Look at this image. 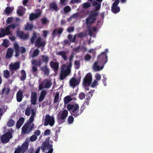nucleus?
<instances>
[{"label":"nucleus","instance_id":"obj_1","mask_svg":"<svg viewBox=\"0 0 153 153\" xmlns=\"http://www.w3.org/2000/svg\"><path fill=\"white\" fill-rule=\"evenodd\" d=\"M37 37V33L35 32H33L30 39L31 43L33 44L34 43L35 46L38 48L40 47H45L46 45V42L45 41H42V39L41 37H39L35 42V40Z\"/></svg>","mask_w":153,"mask_h":153},{"label":"nucleus","instance_id":"obj_2","mask_svg":"<svg viewBox=\"0 0 153 153\" xmlns=\"http://www.w3.org/2000/svg\"><path fill=\"white\" fill-rule=\"evenodd\" d=\"M71 68L67 66L66 65H63L61 68L60 75V79L62 80L64 79L71 73Z\"/></svg>","mask_w":153,"mask_h":153},{"label":"nucleus","instance_id":"obj_3","mask_svg":"<svg viewBox=\"0 0 153 153\" xmlns=\"http://www.w3.org/2000/svg\"><path fill=\"white\" fill-rule=\"evenodd\" d=\"M79 108V105L77 104H68L67 106L68 110L70 112L71 115L74 116V117H76L78 116Z\"/></svg>","mask_w":153,"mask_h":153},{"label":"nucleus","instance_id":"obj_4","mask_svg":"<svg viewBox=\"0 0 153 153\" xmlns=\"http://www.w3.org/2000/svg\"><path fill=\"white\" fill-rule=\"evenodd\" d=\"M29 145V142L28 140H26L23 143L21 146H18L16 148L14 153H24L27 150Z\"/></svg>","mask_w":153,"mask_h":153},{"label":"nucleus","instance_id":"obj_5","mask_svg":"<svg viewBox=\"0 0 153 153\" xmlns=\"http://www.w3.org/2000/svg\"><path fill=\"white\" fill-rule=\"evenodd\" d=\"M34 124L30 122L25 123L22 128L21 133L22 134H26L29 133L33 128Z\"/></svg>","mask_w":153,"mask_h":153},{"label":"nucleus","instance_id":"obj_6","mask_svg":"<svg viewBox=\"0 0 153 153\" xmlns=\"http://www.w3.org/2000/svg\"><path fill=\"white\" fill-rule=\"evenodd\" d=\"M98 13L97 11H94L91 13L88 17L86 19V23L87 25H91L94 23L96 20Z\"/></svg>","mask_w":153,"mask_h":153},{"label":"nucleus","instance_id":"obj_7","mask_svg":"<svg viewBox=\"0 0 153 153\" xmlns=\"http://www.w3.org/2000/svg\"><path fill=\"white\" fill-rule=\"evenodd\" d=\"M13 48L15 51V56L16 57L19 55L20 53H23L26 51V49L24 47H20L17 43H15L13 44Z\"/></svg>","mask_w":153,"mask_h":153},{"label":"nucleus","instance_id":"obj_8","mask_svg":"<svg viewBox=\"0 0 153 153\" xmlns=\"http://www.w3.org/2000/svg\"><path fill=\"white\" fill-rule=\"evenodd\" d=\"M99 63L104 65L108 61V56L106 52H103L97 57V61Z\"/></svg>","mask_w":153,"mask_h":153},{"label":"nucleus","instance_id":"obj_9","mask_svg":"<svg viewBox=\"0 0 153 153\" xmlns=\"http://www.w3.org/2000/svg\"><path fill=\"white\" fill-rule=\"evenodd\" d=\"M68 112L67 110H64L62 111L59 117H58L57 121L59 124H61L65 121L68 116Z\"/></svg>","mask_w":153,"mask_h":153},{"label":"nucleus","instance_id":"obj_10","mask_svg":"<svg viewBox=\"0 0 153 153\" xmlns=\"http://www.w3.org/2000/svg\"><path fill=\"white\" fill-rule=\"evenodd\" d=\"M92 77L91 73L87 74L83 81V85L84 86L86 87L89 86L92 81Z\"/></svg>","mask_w":153,"mask_h":153},{"label":"nucleus","instance_id":"obj_11","mask_svg":"<svg viewBox=\"0 0 153 153\" xmlns=\"http://www.w3.org/2000/svg\"><path fill=\"white\" fill-rule=\"evenodd\" d=\"M51 85L52 83L50 80L45 79L41 83L39 84V90H41L43 88H49Z\"/></svg>","mask_w":153,"mask_h":153},{"label":"nucleus","instance_id":"obj_12","mask_svg":"<svg viewBox=\"0 0 153 153\" xmlns=\"http://www.w3.org/2000/svg\"><path fill=\"white\" fill-rule=\"evenodd\" d=\"M54 123V117L53 116L51 117L49 114L46 115L44 123L45 126H46L49 124L51 126H53Z\"/></svg>","mask_w":153,"mask_h":153},{"label":"nucleus","instance_id":"obj_13","mask_svg":"<svg viewBox=\"0 0 153 153\" xmlns=\"http://www.w3.org/2000/svg\"><path fill=\"white\" fill-rule=\"evenodd\" d=\"M12 135L11 133L7 132L3 135L1 138V142L4 143H6L9 142L10 139L12 137Z\"/></svg>","mask_w":153,"mask_h":153},{"label":"nucleus","instance_id":"obj_14","mask_svg":"<svg viewBox=\"0 0 153 153\" xmlns=\"http://www.w3.org/2000/svg\"><path fill=\"white\" fill-rule=\"evenodd\" d=\"M81 79L80 76H78L76 79L75 77H72L70 81V85L73 87H75L76 85L79 84L80 82Z\"/></svg>","mask_w":153,"mask_h":153},{"label":"nucleus","instance_id":"obj_15","mask_svg":"<svg viewBox=\"0 0 153 153\" xmlns=\"http://www.w3.org/2000/svg\"><path fill=\"white\" fill-rule=\"evenodd\" d=\"M17 35L18 36L24 40H27L29 36L28 33H25L23 31H17Z\"/></svg>","mask_w":153,"mask_h":153},{"label":"nucleus","instance_id":"obj_16","mask_svg":"<svg viewBox=\"0 0 153 153\" xmlns=\"http://www.w3.org/2000/svg\"><path fill=\"white\" fill-rule=\"evenodd\" d=\"M42 12L40 9H39L36 10V13H31L29 16V19L30 21H32L33 20L41 16Z\"/></svg>","mask_w":153,"mask_h":153},{"label":"nucleus","instance_id":"obj_17","mask_svg":"<svg viewBox=\"0 0 153 153\" xmlns=\"http://www.w3.org/2000/svg\"><path fill=\"white\" fill-rule=\"evenodd\" d=\"M50 67L55 72H57L59 67V63L58 62H54L52 61H51L50 62Z\"/></svg>","mask_w":153,"mask_h":153},{"label":"nucleus","instance_id":"obj_18","mask_svg":"<svg viewBox=\"0 0 153 153\" xmlns=\"http://www.w3.org/2000/svg\"><path fill=\"white\" fill-rule=\"evenodd\" d=\"M37 94L36 92L32 91L31 93V102L33 105H35L37 101Z\"/></svg>","mask_w":153,"mask_h":153},{"label":"nucleus","instance_id":"obj_19","mask_svg":"<svg viewBox=\"0 0 153 153\" xmlns=\"http://www.w3.org/2000/svg\"><path fill=\"white\" fill-rule=\"evenodd\" d=\"M40 70L43 72L45 75L48 76L50 74V69L48 67L47 65L41 67Z\"/></svg>","mask_w":153,"mask_h":153},{"label":"nucleus","instance_id":"obj_20","mask_svg":"<svg viewBox=\"0 0 153 153\" xmlns=\"http://www.w3.org/2000/svg\"><path fill=\"white\" fill-rule=\"evenodd\" d=\"M49 10H53L57 11L58 10V8L57 3L55 1H53L50 3L49 4Z\"/></svg>","mask_w":153,"mask_h":153},{"label":"nucleus","instance_id":"obj_21","mask_svg":"<svg viewBox=\"0 0 153 153\" xmlns=\"http://www.w3.org/2000/svg\"><path fill=\"white\" fill-rule=\"evenodd\" d=\"M10 69L12 71H16L20 68V65L19 62H16L13 64H10L9 65Z\"/></svg>","mask_w":153,"mask_h":153},{"label":"nucleus","instance_id":"obj_22","mask_svg":"<svg viewBox=\"0 0 153 153\" xmlns=\"http://www.w3.org/2000/svg\"><path fill=\"white\" fill-rule=\"evenodd\" d=\"M98 61H96L94 63L93 66V69L95 71H97L102 70L104 67V65L100 66L98 65Z\"/></svg>","mask_w":153,"mask_h":153},{"label":"nucleus","instance_id":"obj_23","mask_svg":"<svg viewBox=\"0 0 153 153\" xmlns=\"http://www.w3.org/2000/svg\"><path fill=\"white\" fill-rule=\"evenodd\" d=\"M17 24H13L7 26L5 29L6 31L7 32V34L10 35V28H12L14 29L17 26Z\"/></svg>","mask_w":153,"mask_h":153},{"label":"nucleus","instance_id":"obj_24","mask_svg":"<svg viewBox=\"0 0 153 153\" xmlns=\"http://www.w3.org/2000/svg\"><path fill=\"white\" fill-rule=\"evenodd\" d=\"M63 31V29L62 28H60L58 29H54L52 32V36L53 37H55L59 34L60 35Z\"/></svg>","mask_w":153,"mask_h":153},{"label":"nucleus","instance_id":"obj_25","mask_svg":"<svg viewBox=\"0 0 153 153\" xmlns=\"http://www.w3.org/2000/svg\"><path fill=\"white\" fill-rule=\"evenodd\" d=\"M50 138H47L46 139L45 141L44 142L42 145H43L45 147H46L48 149H49V148H52L53 147V145L51 144H50V143L49 142Z\"/></svg>","mask_w":153,"mask_h":153},{"label":"nucleus","instance_id":"obj_26","mask_svg":"<svg viewBox=\"0 0 153 153\" xmlns=\"http://www.w3.org/2000/svg\"><path fill=\"white\" fill-rule=\"evenodd\" d=\"M22 91L19 90L16 94V98L17 101L19 102L22 101L23 96Z\"/></svg>","mask_w":153,"mask_h":153},{"label":"nucleus","instance_id":"obj_27","mask_svg":"<svg viewBox=\"0 0 153 153\" xmlns=\"http://www.w3.org/2000/svg\"><path fill=\"white\" fill-rule=\"evenodd\" d=\"M13 53V48H8L6 54V58H9L11 57Z\"/></svg>","mask_w":153,"mask_h":153},{"label":"nucleus","instance_id":"obj_28","mask_svg":"<svg viewBox=\"0 0 153 153\" xmlns=\"http://www.w3.org/2000/svg\"><path fill=\"white\" fill-rule=\"evenodd\" d=\"M25 121V119L23 117L20 118L16 124V127L18 129L23 124Z\"/></svg>","mask_w":153,"mask_h":153},{"label":"nucleus","instance_id":"obj_29","mask_svg":"<svg viewBox=\"0 0 153 153\" xmlns=\"http://www.w3.org/2000/svg\"><path fill=\"white\" fill-rule=\"evenodd\" d=\"M58 54L61 56L63 59L66 61L67 59L66 52L64 51H61L58 52Z\"/></svg>","mask_w":153,"mask_h":153},{"label":"nucleus","instance_id":"obj_30","mask_svg":"<svg viewBox=\"0 0 153 153\" xmlns=\"http://www.w3.org/2000/svg\"><path fill=\"white\" fill-rule=\"evenodd\" d=\"M77 36V34H75L73 39H72L73 36L71 34H69L68 36V38L70 41L72 43L76 42V37Z\"/></svg>","mask_w":153,"mask_h":153},{"label":"nucleus","instance_id":"obj_31","mask_svg":"<svg viewBox=\"0 0 153 153\" xmlns=\"http://www.w3.org/2000/svg\"><path fill=\"white\" fill-rule=\"evenodd\" d=\"M87 28L88 30L89 34L90 36L92 35L93 32H94L97 31V28L96 27H93L92 29H91V25L89 27H88Z\"/></svg>","mask_w":153,"mask_h":153},{"label":"nucleus","instance_id":"obj_32","mask_svg":"<svg viewBox=\"0 0 153 153\" xmlns=\"http://www.w3.org/2000/svg\"><path fill=\"white\" fill-rule=\"evenodd\" d=\"M41 57L42 58V62L45 63V65H47L48 62L49 57L46 55H42Z\"/></svg>","mask_w":153,"mask_h":153},{"label":"nucleus","instance_id":"obj_33","mask_svg":"<svg viewBox=\"0 0 153 153\" xmlns=\"http://www.w3.org/2000/svg\"><path fill=\"white\" fill-rule=\"evenodd\" d=\"M32 63L33 65L40 67L42 64V62L40 59L38 60H34L32 61Z\"/></svg>","mask_w":153,"mask_h":153},{"label":"nucleus","instance_id":"obj_34","mask_svg":"<svg viewBox=\"0 0 153 153\" xmlns=\"http://www.w3.org/2000/svg\"><path fill=\"white\" fill-rule=\"evenodd\" d=\"M93 6H95L96 10H98L100 8L101 2L99 3L97 1H94L93 2Z\"/></svg>","mask_w":153,"mask_h":153},{"label":"nucleus","instance_id":"obj_35","mask_svg":"<svg viewBox=\"0 0 153 153\" xmlns=\"http://www.w3.org/2000/svg\"><path fill=\"white\" fill-rule=\"evenodd\" d=\"M95 91L94 90H91L86 95V99L87 100H90L92 97L93 93H94Z\"/></svg>","mask_w":153,"mask_h":153},{"label":"nucleus","instance_id":"obj_36","mask_svg":"<svg viewBox=\"0 0 153 153\" xmlns=\"http://www.w3.org/2000/svg\"><path fill=\"white\" fill-rule=\"evenodd\" d=\"M10 88L8 87L7 89L5 87L3 88L1 92H0V94H3L4 93L6 95H8L10 93Z\"/></svg>","mask_w":153,"mask_h":153},{"label":"nucleus","instance_id":"obj_37","mask_svg":"<svg viewBox=\"0 0 153 153\" xmlns=\"http://www.w3.org/2000/svg\"><path fill=\"white\" fill-rule=\"evenodd\" d=\"M111 10L114 13H117L120 11V8L118 6H112Z\"/></svg>","mask_w":153,"mask_h":153},{"label":"nucleus","instance_id":"obj_38","mask_svg":"<svg viewBox=\"0 0 153 153\" xmlns=\"http://www.w3.org/2000/svg\"><path fill=\"white\" fill-rule=\"evenodd\" d=\"M21 74L22 76L20 78L21 81H23L25 80L26 77V74L25 71L24 70H22L21 71Z\"/></svg>","mask_w":153,"mask_h":153},{"label":"nucleus","instance_id":"obj_39","mask_svg":"<svg viewBox=\"0 0 153 153\" xmlns=\"http://www.w3.org/2000/svg\"><path fill=\"white\" fill-rule=\"evenodd\" d=\"M72 100V98L70 96H68L65 97L64 99V101L65 104H66L69 102L71 101Z\"/></svg>","mask_w":153,"mask_h":153},{"label":"nucleus","instance_id":"obj_40","mask_svg":"<svg viewBox=\"0 0 153 153\" xmlns=\"http://www.w3.org/2000/svg\"><path fill=\"white\" fill-rule=\"evenodd\" d=\"M1 33L0 32V37H4L6 35H8V34H7V32L6 31V30L4 28H1Z\"/></svg>","mask_w":153,"mask_h":153},{"label":"nucleus","instance_id":"obj_41","mask_svg":"<svg viewBox=\"0 0 153 153\" xmlns=\"http://www.w3.org/2000/svg\"><path fill=\"white\" fill-rule=\"evenodd\" d=\"M25 27L26 30H31L33 27V26L32 24H30L28 23L25 25Z\"/></svg>","mask_w":153,"mask_h":153},{"label":"nucleus","instance_id":"obj_42","mask_svg":"<svg viewBox=\"0 0 153 153\" xmlns=\"http://www.w3.org/2000/svg\"><path fill=\"white\" fill-rule=\"evenodd\" d=\"M74 54L73 53H72L71 54L70 57L69 58V63L68 65H66L67 66L69 67L70 68L71 67L72 65V62L73 60V58H74Z\"/></svg>","mask_w":153,"mask_h":153},{"label":"nucleus","instance_id":"obj_43","mask_svg":"<svg viewBox=\"0 0 153 153\" xmlns=\"http://www.w3.org/2000/svg\"><path fill=\"white\" fill-rule=\"evenodd\" d=\"M15 124V121L13 119L10 120L7 123V126L9 127H11L13 126Z\"/></svg>","mask_w":153,"mask_h":153},{"label":"nucleus","instance_id":"obj_44","mask_svg":"<svg viewBox=\"0 0 153 153\" xmlns=\"http://www.w3.org/2000/svg\"><path fill=\"white\" fill-rule=\"evenodd\" d=\"M40 51L38 48L35 49L33 52L32 56L33 57H37L39 54Z\"/></svg>","mask_w":153,"mask_h":153},{"label":"nucleus","instance_id":"obj_45","mask_svg":"<svg viewBox=\"0 0 153 153\" xmlns=\"http://www.w3.org/2000/svg\"><path fill=\"white\" fill-rule=\"evenodd\" d=\"M74 65L76 66L75 68L76 69H78L80 66V62L79 60H76L74 61Z\"/></svg>","mask_w":153,"mask_h":153},{"label":"nucleus","instance_id":"obj_46","mask_svg":"<svg viewBox=\"0 0 153 153\" xmlns=\"http://www.w3.org/2000/svg\"><path fill=\"white\" fill-rule=\"evenodd\" d=\"M4 76L6 78H8L10 76V73L9 71L8 70H4L3 71Z\"/></svg>","mask_w":153,"mask_h":153},{"label":"nucleus","instance_id":"obj_47","mask_svg":"<svg viewBox=\"0 0 153 153\" xmlns=\"http://www.w3.org/2000/svg\"><path fill=\"white\" fill-rule=\"evenodd\" d=\"M63 10L65 13H67L71 11V8L69 6H67L64 7Z\"/></svg>","mask_w":153,"mask_h":153},{"label":"nucleus","instance_id":"obj_48","mask_svg":"<svg viewBox=\"0 0 153 153\" xmlns=\"http://www.w3.org/2000/svg\"><path fill=\"white\" fill-rule=\"evenodd\" d=\"M74 121V118L72 116H70L68 118V124L72 123Z\"/></svg>","mask_w":153,"mask_h":153},{"label":"nucleus","instance_id":"obj_49","mask_svg":"<svg viewBox=\"0 0 153 153\" xmlns=\"http://www.w3.org/2000/svg\"><path fill=\"white\" fill-rule=\"evenodd\" d=\"M37 139V137L35 135H33L31 136L30 138V140L31 142L36 141Z\"/></svg>","mask_w":153,"mask_h":153},{"label":"nucleus","instance_id":"obj_50","mask_svg":"<svg viewBox=\"0 0 153 153\" xmlns=\"http://www.w3.org/2000/svg\"><path fill=\"white\" fill-rule=\"evenodd\" d=\"M85 108V106L83 105L81 106L80 111L79 110H78V116L81 114Z\"/></svg>","mask_w":153,"mask_h":153},{"label":"nucleus","instance_id":"obj_51","mask_svg":"<svg viewBox=\"0 0 153 153\" xmlns=\"http://www.w3.org/2000/svg\"><path fill=\"white\" fill-rule=\"evenodd\" d=\"M85 96V94L83 92L80 93L79 95V98L81 100L83 99Z\"/></svg>","mask_w":153,"mask_h":153},{"label":"nucleus","instance_id":"obj_52","mask_svg":"<svg viewBox=\"0 0 153 153\" xmlns=\"http://www.w3.org/2000/svg\"><path fill=\"white\" fill-rule=\"evenodd\" d=\"M59 94L58 93H56L55 95L54 100V103H57L59 100Z\"/></svg>","mask_w":153,"mask_h":153},{"label":"nucleus","instance_id":"obj_53","mask_svg":"<svg viewBox=\"0 0 153 153\" xmlns=\"http://www.w3.org/2000/svg\"><path fill=\"white\" fill-rule=\"evenodd\" d=\"M12 11L11 8L9 7H7L4 11L5 13L7 14H9Z\"/></svg>","mask_w":153,"mask_h":153},{"label":"nucleus","instance_id":"obj_54","mask_svg":"<svg viewBox=\"0 0 153 153\" xmlns=\"http://www.w3.org/2000/svg\"><path fill=\"white\" fill-rule=\"evenodd\" d=\"M17 13L18 15L20 16H22L23 15V11L22 9H17Z\"/></svg>","mask_w":153,"mask_h":153},{"label":"nucleus","instance_id":"obj_55","mask_svg":"<svg viewBox=\"0 0 153 153\" xmlns=\"http://www.w3.org/2000/svg\"><path fill=\"white\" fill-rule=\"evenodd\" d=\"M30 111L31 110H30V108L28 107L25 110V114L27 116H29L30 114Z\"/></svg>","mask_w":153,"mask_h":153},{"label":"nucleus","instance_id":"obj_56","mask_svg":"<svg viewBox=\"0 0 153 153\" xmlns=\"http://www.w3.org/2000/svg\"><path fill=\"white\" fill-rule=\"evenodd\" d=\"M47 94V92L45 90H43L41 91L40 95L45 97Z\"/></svg>","mask_w":153,"mask_h":153},{"label":"nucleus","instance_id":"obj_57","mask_svg":"<svg viewBox=\"0 0 153 153\" xmlns=\"http://www.w3.org/2000/svg\"><path fill=\"white\" fill-rule=\"evenodd\" d=\"M91 58V56L88 54H86L85 56V59L86 61H89Z\"/></svg>","mask_w":153,"mask_h":153},{"label":"nucleus","instance_id":"obj_58","mask_svg":"<svg viewBox=\"0 0 153 153\" xmlns=\"http://www.w3.org/2000/svg\"><path fill=\"white\" fill-rule=\"evenodd\" d=\"M74 30V27H68L67 29V31L69 33H70L73 32Z\"/></svg>","mask_w":153,"mask_h":153},{"label":"nucleus","instance_id":"obj_59","mask_svg":"<svg viewBox=\"0 0 153 153\" xmlns=\"http://www.w3.org/2000/svg\"><path fill=\"white\" fill-rule=\"evenodd\" d=\"M41 22L43 24L45 25L47 23L48 20L46 18H44L41 19Z\"/></svg>","mask_w":153,"mask_h":153},{"label":"nucleus","instance_id":"obj_60","mask_svg":"<svg viewBox=\"0 0 153 153\" xmlns=\"http://www.w3.org/2000/svg\"><path fill=\"white\" fill-rule=\"evenodd\" d=\"M91 6L90 4L88 2L85 3L83 4V7L85 8H88L91 7Z\"/></svg>","mask_w":153,"mask_h":153},{"label":"nucleus","instance_id":"obj_61","mask_svg":"<svg viewBox=\"0 0 153 153\" xmlns=\"http://www.w3.org/2000/svg\"><path fill=\"white\" fill-rule=\"evenodd\" d=\"M13 19L12 17H9L7 18L6 20L7 24H10L13 21Z\"/></svg>","mask_w":153,"mask_h":153},{"label":"nucleus","instance_id":"obj_62","mask_svg":"<svg viewBox=\"0 0 153 153\" xmlns=\"http://www.w3.org/2000/svg\"><path fill=\"white\" fill-rule=\"evenodd\" d=\"M49 32L48 31L44 30L43 31V36L45 38H46L47 36V34Z\"/></svg>","mask_w":153,"mask_h":153},{"label":"nucleus","instance_id":"obj_63","mask_svg":"<svg viewBox=\"0 0 153 153\" xmlns=\"http://www.w3.org/2000/svg\"><path fill=\"white\" fill-rule=\"evenodd\" d=\"M95 78L97 80H100L101 79V76L100 74H99L97 73L95 75Z\"/></svg>","mask_w":153,"mask_h":153},{"label":"nucleus","instance_id":"obj_64","mask_svg":"<svg viewBox=\"0 0 153 153\" xmlns=\"http://www.w3.org/2000/svg\"><path fill=\"white\" fill-rule=\"evenodd\" d=\"M85 36V35L84 33L82 32L80 33L77 35V36L80 38H82Z\"/></svg>","mask_w":153,"mask_h":153}]
</instances>
